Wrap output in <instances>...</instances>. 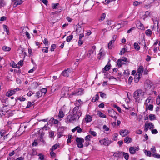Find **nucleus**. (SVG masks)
<instances>
[{
  "instance_id": "obj_45",
  "label": "nucleus",
  "mask_w": 160,
  "mask_h": 160,
  "mask_svg": "<svg viewBox=\"0 0 160 160\" xmlns=\"http://www.w3.org/2000/svg\"><path fill=\"white\" fill-rule=\"evenodd\" d=\"M42 95V94L40 91H38L36 92V96L37 97V98H38Z\"/></svg>"
},
{
  "instance_id": "obj_56",
  "label": "nucleus",
  "mask_w": 160,
  "mask_h": 160,
  "mask_svg": "<svg viewBox=\"0 0 160 160\" xmlns=\"http://www.w3.org/2000/svg\"><path fill=\"white\" fill-rule=\"evenodd\" d=\"M50 154L52 157H55L56 156L55 153L53 152V151L50 150Z\"/></svg>"
},
{
  "instance_id": "obj_9",
  "label": "nucleus",
  "mask_w": 160,
  "mask_h": 160,
  "mask_svg": "<svg viewBox=\"0 0 160 160\" xmlns=\"http://www.w3.org/2000/svg\"><path fill=\"white\" fill-rule=\"evenodd\" d=\"M120 134L122 137H125L129 133V132L127 130H121L120 131Z\"/></svg>"
},
{
  "instance_id": "obj_27",
  "label": "nucleus",
  "mask_w": 160,
  "mask_h": 160,
  "mask_svg": "<svg viewBox=\"0 0 160 160\" xmlns=\"http://www.w3.org/2000/svg\"><path fill=\"white\" fill-rule=\"evenodd\" d=\"M2 49L4 51H9L11 50V48L8 47L4 46L2 47Z\"/></svg>"
},
{
  "instance_id": "obj_24",
  "label": "nucleus",
  "mask_w": 160,
  "mask_h": 160,
  "mask_svg": "<svg viewBox=\"0 0 160 160\" xmlns=\"http://www.w3.org/2000/svg\"><path fill=\"white\" fill-rule=\"evenodd\" d=\"M64 116V113L62 110H60L59 113L58 115V118L60 119Z\"/></svg>"
},
{
  "instance_id": "obj_44",
  "label": "nucleus",
  "mask_w": 160,
  "mask_h": 160,
  "mask_svg": "<svg viewBox=\"0 0 160 160\" xmlns=\"http://www.w3.org/2000/svg\"><path fill=\"white\" fill-rule=\"evenodd\" d=\"M48 47H43L42 49V51L43 52L48 53Z\"/></svg>"
},
{
  "instance_id": "obj_34",
  "label": "nucleus",
  "mask_w": 160,
  "mask_h": 160,
  "mask_svg": "<svg viewBox=\"0 0 160 160\" xmlns=\"http://www.w3.org/2000/svg\"><path fill=\"white\" fill-rule=\"evenodd\" d=\"M149 119L151 121H152L155 120L156 119L155 115L154 114H150L149 115Z\"/></svg>"
},
{
  "instance_id": "obj_50",
  "label": "nucleus",
  "mask_w": 160,
  "mask_h": 160,
  "mask_svg": "<svg viewBox=\"0 0 160 160\" xmlns=\"http://www.w3.org/2000/svg\"><path fill=\"white\" fill-rule=\"evenodd\" d=\"M47 89L46 88H43L41 90V92L42 94L44 93V94L46 93L47 91Z\"/></svg>"
},
{
  "instance_id": "obj_19",
  "label": "nucleus",
  "mask_w": 160,
  "mask_h": 160,
  "mask_svg": "<svg viewBox=\"0 0 160 160\" xmlns=\"http://www.w3.org/2000/svg\"><path fill=\"white\" fill-rule=\"evenodd\" d=\"M152 33V32L150 29L147 30L145 31L146 35L148 37H151Z\"/></svg>"
},
{
  "instance_id": "obj_55",
  "label": "nucleus",
  "mask_w": 160,
  "mask_h": 160,
  "mask_svg": "<svg viewBox=\"0 0 160 160\" xmlns=\"http://www.w3.org/2000/svg\"><path fill=\"white\" fill-rule=\"evenodd\" d=\"M152 156L157 158H160V155L159 154H158L156 153L153 154L152 155Z\"/></svg>"
},
{
  "instance_id": "obj_17",
  "label": "nucleus",
  "mask_w": 160,
  "mask_h": 160,
  "mask_svg": "<svg viewBox=\"0 0 160 160\" xmlns=\"http://www.w3.org/2000/svg\"><path fill=\"white\" fill-rule=\"evenodd\" d=\"M110 65L107 64L105 66L102 70V72L105 73L107 71H108L110 69Z\"/></svg>"
},
{
  "instance_id": "obj_58",
  "label": "nucleus",
  "mask_w": 160,
  "mask_h": 160,
  "mask_svg": "<svg viewBox=\"0 0 160 160\" xmlns=\"http://www.w3.org/2000/svg\"><path fill=\"white\" fill-rule=\"evenodd\" d=\"M151 150L152 152H156V150L155 147L152 146L151 148Z\"/></svg>"
},
{
  "instance_id": "obj_4",
  "label": "nucleus",
  "mask_w": 160,
  "mask_h": 160,
  "mask_svg": "<svg viewBox=\"0 0 160 160\" xmlns=\"http://www.w3.org/2000/svg\"><path fill=\"white\" fill-rule=\"evenodd\" d=\"M148 128H149L150 129H153L154 128V125L152 122L146 121L144 125V130L145 132H147L148 129Z\"/></svg>"
},
{
  "instance_id": "obj_3",
  "label": "nucleus",
  "mask_w": 160,
  "mask_h": 160,
  "mask_svg": "<svg viewBox=\"0 0 160 160\" xmlns=\"http://www.w3.org/2000/svg\"><path fill=\"white\" fill-rule=\"evenodd\" d=\"M112 141L108 139V138H105L103 139L100 140L99 142L102 145H104L105 146H108L111 144Z\"/></svg>"
},
{
  "instance_id": "obj_62",
  "label": "nucleus",
  "mask_w": 160,
  "mask_h": 160,
  "mask_svg": "<svg viewBox=\"0 0 160 160\" xmlns=\"http://www.w3.org/2000/svg\"><path fill=\"white\" fill-rule=\"evenodd\" d=\"M103 129L106 131H108L109 130V128L107 127L106 125H103Z\"/></svg>"
},
{
  "instance_id": "obj_32",
  "label": "nucleus",
  "mask_w": 160,
  "mask_h": 160,
  "mask_svg": "<svg viewBox=\"0 0 160 160\" xmlns=\"http://www.w3.org/2000/svg\"><path fill=\"white\" fill-rule=\"evenodd\" d=\"M134 48L137 50H138L140 49V46L138 45V44L136 42L134 43Z\"/></svg>"
},
{
  "instance_id": "obj_60",
  "label": "nucleus",
  "mask_w": 160,
  "mask_h": 160,
  "mask_svg": "<svg viewBox=\"0 0 160 160\" xmlns=\"http://www.w3.org/2000/svg\"><path fill=\"white\" fill-rule=\"evenodd\" d=\"M123 73L125 75H128L130 74L129 71L128 70H124Z\"/></svg>"
},
{
  "instance_id": "obj_8",
  "label": "nucleus",
  "mask_w": 160,
  "mask_h": 160,
  "mask_svg": "<svg viewBox=\"0 0 160 160\" xmlns=\"http://www.w3.org/2000/svg\"><path fill=\"white\" fill-rule=\"evenodd\" d=\"M139 149V147H130L129 149V151L131 154H133L135 153L136 151H138Z\"/></svg>"
},
{
  "instance_id": "obj_43",
  "label": "nucleus",
  "mask_w": 160,
  "mask_h": 160,
  "mask_svg": "<svg viewBox=\"0 0 160 160\" xmlns=\"http://www.w3.org/2000/svg\"><path fill=\"white\" fill-rule=\"evenodd\" d=\"M156 103L159 105L160 104V94L158 95L156 98Z\"/></svg>"
},
{
  "instance_id": "obj_18",
  "label": "nucleus",
  "mask_w": 160,
  "mask_h": 160,
  "mask_svg": "<svg viewBox=\"0 0 160 160\" xmlns=\"http://www.w3.org/2000/svg\"><path fill=\"white\" fill-rule=\"evenodd\" d=\"M22 1L21 0H17L14 3L13 7H16L18 5H21L22 3Z\"/></svg>"
},
{
  "instance_id": "obj_14",
  "label": "nucleus",
  "mask_w": 160,
  "mask_h": 160,
  "mask_svg": "<svg viewBox=\"0 0 160 160\" xmlns=\"http://www.w3.org/2000/svg\"><path fill=\"white\" fill-rule=\"evenodd\" d=\"M144 68L142 66H140L137 70V73L139 76H142V72H143Z\"/></svg>"
},
{
  "instance_id": "obj_42",
  "label": "nucleus",
  "mask_w": 160,
  "mask_h": 160,
  "mask_svg": "<svg viewBox=\"0 0 160 160\" xmlns=\"http://www.w3.org/2000/svg\"><path fill=\"white\" fill-rule=\"evenodd\" d=\"M114 42L113 41L111 40L108 44V48L109 49H111L112 48V44Z\"/></svg>"
},
{
  "instance_id": "obj_48",
  "label": "nucleus",
  "mask_w": 160,
  "mask_h": 160,
  "mask_svg": "<svg viewBox=\"0 0 160 160\" xmlns=\"http://www.w3.org/2000/svg\"><path fill=\"white\" fill-rule=\"evenodd\" d=\"M56 48V45L55 44H52L51 45L50 50L51 51H53L54 49Z\"/></svg>"
},
{
  "instance_id": "obj_61",
  "label": "nucleus",
  "mask_w": 160,
  "mask_h": 160,
  "mask_svg": "<svg viewBox=\"0 0 160 160\" xmlns=\"http://www.w3.org/2000/svg\"><path fill=\"white\" fill-rule=\"evenodd\" d=\"M25 35L26 36V37H27V38L29 39H30V38L31 37L30 36V35L29 34V33L27 31H26V32H25Z\"/></svg>"
},
{
  "instance_id": "obj_7",
  "label": "nucleus",
  "mask_w": 160,
  "mask_h": 160,
  "mask_svg": "<svg viewBox=\"0 0 160 160\" xmlns=\"http://www.w3.org/2000/svg\"><path fill=\"white\" fill-rule=\"evenodd\" d=\"M136 25L137 27L139 29L142 30H145V28L143 24L141 23L139 21H137L136 22Z\"/></svg>"
},
{
  "instance_id": "obj_1",
  "label": "nucleus",
  "mask_w": 160,
  "mask_h": 160,
  "mask_svg": "<svg viewBox=\"0 0 160 160\" xmlns=\"http://www.w3.org/2000/svg\"><path fill=\"white\" fill-rule=\"evenodd\" d=\"M66 89H68V94L69 97H72L73 96L81 95L84 93L83 89L81 88L78 89L73 91H71L73 89L71 87L67 88Z\"/></svg>"
},
{
  "instance_id": "obj_33",
  "label": "nucleus",
  "mask_w": 160,
  "mask_h": 160,
  "mask_svg": "<svg viewBox=\"0 0 160 160\" xmlns=\"http://www.w3.org/2000/svg\"><path fill=\"white\" fill-rule=\"evenodd\" d=\"M98 115L100 117L104 118H106V116L105 114H103L102 112L100 111L98 112Z\"/></svg>"
},
{
  "instance_id": "obj_13",
  "label": "nucleus",
  "mask_w": 160,
  "mask_h": 160,
  "mask_svg": "<svg viewBox=\"0 0 160 160\" xmlns=\"http://www.w3.org/2000/svg\"><path fill=\"white\" fill-rule=\"evenodd\" d=\"M84 119L87 123L91 122L92 120L91 116L89 115H86L84 118Z\"/></svg>"
},
{
  "instance_id": "obj_49",
  "label": "nucleus",
  "mask_w": 160,
  "mask_h": 160,
  "mask_svg": "<svg viewBox=\"0 0 160 160\" xmlns=\"http://www.w3.org/2000/svg\"><path fill=\"white\" fill-rule=\"evenodd\" d=\"M152 20L153 21V22L154 24H157V25H158V22L157 20V19L156 18H152Z\"/></svg>"
},
{
  "instance_id": "obj_29",
  "label": "nucleus",
  "mask_w": 160,
  "mask_h": 160,
  "mask_svg": "<svg viewBox=\"0 0 160 160\" xmlns=\"http://www.w3.org/2000/svg\"><path fill=\"white\" fill-rule=\"evenodd\" d=\"M117 63L119 67H121L122 64V61L120 59H118L117 62Z\"/></svg>"
},
{
  "instance_id": "obj_39",
  "label": "nucleus",
  "mask_w": 160,
  "mask_h": 160,
  "mask_svg": "<svg viewBox=\"0 0 160 160\" xmlns=\"http://www.w3.org/2000/svg\"><path fill=\"white\" fill-rule=\"evenodd\" d=\"M118 134L117 133H114L112 136V139L114 141H117L118 139Z\"/></svg>"
},
{
  "instance_id": "obj_22",
  "label": "nucleus",
  "mask_w": 160,
  "mask_h": 160,
  "mask_svg": "<svg viewBox=\"0 0 160 160\" xmlns=\"http://www.w3.org/2000/svg\"><path fill=\"white\" fill-rule=\"evenodd\" d=\"M142 76H139V75H138L137 74H136V75L135 76V77L134 78V81L135 82H138L140 78V77Z\"/></svg>"
},
{
  "instance_id": "obj_54",
  "label": "nucleus",
  "mask_w": 160,
  "mask_h": 160,
  "mask_svg": "<svg viewBox=\"0 0 160 160\" xmlns=\"http://www.w3.org/2000/svg\"><path fill=\"white\" fill-rule=\"evenodd\" d=\"M82 142L79 143L77 144V147L78 148H82L83 147V144L82 143Z\"/></svg>"
},
{
  "instance_id": "obj_10",
  "label": "nucleus",
  "mask_w": 160,
  "mask_h": 160,
  "mask_svg": "<svg viewBox=\"0 0 160 160\" xmlns=\"http://www.w3.org/2000/svg\"><path fill=\"white\" fill-rule=\"evenodd\" d=\"M74 118L72 115L69 114L67 116L66 118V122H72L73 121H75V119Z\"/></svg>"
},
{
  "instance_id": "obj_57",
  "label": "nucleus",
  "mask_w": 160,
  "mask_h": 160,
  "mask_svg": "<svg viewBox=\"0 0 160 160\" xmlns=\"http://www.w3.org/2000/svg\"><path fill=\"white\" fill-rule=\"evenodd\" d=\"M153 106L152 104H149L148 107V109L151 111H152L153 110Z\"/></svg>"
},
{
  "instance_id": "obj_28",
  "label": "nucleus",
  "mask_w": 160,
  "mask_h": 160,
  "mask_svg": "<svg viewBox=\"0 0 160 160\" xmlns=\"http://www.w3.org/2000/svg\"><path fill=\"white\" fill-rule=\"evenodd\" d=\"M122 153V152H120L119 151H118L116 152H115L113 154V156L115 157H119L121 156V154Z\"/></svg>"
},
{
  "instance_id": "obj_40",
  "label": "nucleus",
  "mask_w": 160,
  "mask_h": 160,
  "mask_svg": "<svg viewBox=\"0 0 160 160\" xmlns=\"http://www.w3.org/2000/svg\"><path fill=\"white\" fill-rule=\"evenodd\" d=\"M106 17V14L104 13H103L101 15V16H100V18L99 19V21H103L104 20V19Z\"/></svg>"
},
{
  "instance_id": "obj_23",
  "label": "nucleus",
  "mask_w": 160,
  "mask_h": 160,
  "mask_svg": "<svg viewBox=\"0 0 160 160\" xmlns=\"http://www.w3.org/2000/svg\"><path fill=\"white\" fill-rule=\"evenodd\" d=\"M76 142L78 143L81 142H84V139L82 138L77 137L76 139Z\"/></svg>"
},
{
  "instance_id": "obj_35",
  "label": "nucleus",
  "mask_w": 160,
  "mask_h": 160,
  "mask_svg": "<svg viewBox=\"0 0 160 160\" xmlns=\"http://www.w3.org/2000/svg\"><path fill=\"white\" fill-rule=\"evenodd\" d=\"M144 152L145 153V155L147 156L150 157L151 155V152L150 151H148L146 150H145L144 151Z\"/></svg>"
},
{
  "instance_id": "obj_64",
  "label": "nucleus",
  "mask_w": 160,
  "mask_h": 160,
  "mask_svg": "<svg viewBox=\"0 0 160 160\" xmlns=\"http://www.w3.org/2000/svg\"><path fill=\"white\" fill-rule=\"evenodd\" d=\"M52 122L53 123L55 124H57L58 123V121L57 119H55L54 118H53L52 121Z\"/></svg>"
},
{
  "instance_id": "obj_21",
  "label": "nucleus",
  "mask_w": 160,
  "mask_h": 160,
  "mask_svg": "<svg viewBox=\"0 0 160 160\" xmlns=\"http://www.w3.org/2000/svg\"><path fill=\"white\" fill-rule=\"evenodd\" d=\"M99 98V96L98 94H96L94 97L92 98V102H97Z\"/></svg>"
},
{
  "instance_id": "obj_26",
  "label": "nucleus",
  "mask_w": 160,
  "mask_h": 160,
  "mask_svg": "<svg viewBox=\"0 0 160 160\" xmlns=\"http://www.w3.org/2000/svg\"><path fill=\"white\" fill-rule=\"evenodd\" d=\"M6 5V2L4 0H0V8Z\"/></svg>"
},
{
  "instance_id": "obj_15",
  "label": "nucleus",
  "mask_w": 160,
  "mask_h": 160,
  "mask_svg": "<svg viewBox=\"0 0 160 160\" xmlns=\"http://www.w3.org/2000/svg\"><path fill=\"white\" fill-rule=\"evenodd\" d=\"M15 90H14V89L13 90H11L8 92L6 93V95L8 96H11L12 95L14 94L16 92Z\"/></svg>"
},
{
  "instance_id": "obj_31",
  "label": "nucleus",
  "mask_w": 160,
  "mask_h": 160,
  "mask_svg": "<svg viewBox=\"0 0 160 160\" xmlns=\"http://www.w3.org/2000/svg\"><path fill=\"white\" fill-rule=\"evenodd\" d=\"M76 131H77V132L81 133L82 132V129L80 128L79 126H77L75 127Z\"/></svg>"
},
{
  "instance_id": "obj_38",
  "label": "nucleus",
  "mask_w": 160,
  "mask_h": 160,
  "mask_svg": "<svg viewBox=\"0 0 160 160\" xmlns=\"http://www.w3.org/2000/svg\"><path fill=\"white\" fill-rule=\"evenodd\" d=\"M72 116L75 119V121L78 120L81 116H78L76 114H75L74 113H73Z\"/></svg>"
},
{
  "instance_id": "obj_52",
  "label": "nucleus",
  "mask_w": 160,
  "mask_h": 160,
  "mask_svg": "<svg viewBox=\"0 0 160 160\" xmlns=\"http://www.w3.org/2000/svg\"><path fill=\"white\" fill-rule=\"evenodd\" d=\"M43 43L46 46L48 45V39L47 38H45L43 41Z\"/></svg>"
},
{
  "instance_id": "obj_53",
  "label": "nucleus",
  "mask_w": 160,
  "mask_h": 160,
  "mask_svg": "<svg viewBox=\"0 0 160 160\" xmlns=\"http://www.w3.org/2000/svg\"><path fill=\"white\" fill-rule=\"evenodd\" d=\"M91 137V136L90 135H88L86 136L85 138V140L86 141H90V138Z\"/></svg>"
},
{
  "instance_id": "obj_59",
  "label": "nucleus",
  "mask_w": 160,
  "mask_h": 160,
  "mask_svg": "<svg viewBox=\"0 0 160 160\" xmlns=\"http://www.w3.org/2000/svg\"><path fill=\"white\" fill-rule=\"evenodd\" d=\"M141 3V2L135 1L134 2L133 5L134 6H137L140 4Z\"/></svg>"
},
{
  "instance_id": "obj_46",
  "label": "nucleus",
  "mask_w": 160,
  "mask_h": 160,
  "mask_svg": "<svg viewBox=\"0 0 160 160\" xmlns=\"http://www.w3.org/2000/svg\"><path fill=\"white\" fill-rule=\"evenodd\" d=\"M59 4L58 3H52V7L53 9H56Z\"/></svg>"
},
{
  "instance_id": "obj_20",
  "label": "nucleus",
  "mask_w": 160,
  "mask_h": 160,
  "mask_svg": "<svg viewBox=\"0 0 160 160\" xmlns=\"http://www.w3.org/2000/svg\"><path fill=\"white\" fill-rule=\"evenodd\" d=\"M124 141L126 143L128 144L132 142V139L130 137L128 136L125 138Z\"/></svg>"
},
{
  "instance_id": "obj_47",
  "label": "nucleus",
  "mask_w": 160,
  "mask_h": 160,
  "mask_svg": "<svg viewBox=\"0 0 160 160\" xmlns=\"http://www.w3.org/2000/svg\"><path fill=\"white\" fill-rule=\"evenodd\" d=\"M39 156V159L40 160H44V156L41 153H40L38 154Z\"/></svg>"
},
{
  "instance_id": "obj_63",
  "label": "nucleus",
  "mask_w": 160,
  "mask_h": 160,
  "mask_svg": "<svg viewBox=\"0 0 160 160\" xmlns=\"http://www.w3.org/2000/svg\"><path fill=\"white\" fill-rule=\"evenodd\" d=\"M122 61H124L125 62H128L129 61H127V59L125 57H122V58L121 59H120Z\"/></svg>"
},
{
  "instance_id": "obj_2",
  "label": "nucleus",
  "mask_w": 160,
  "mask_h": 160,
  "mask_svg": "<svg viewBox=\"0 0 160 160\" xmlns=\"http://www.w3.org/2000/svg\"><path fill=\"white\" fill-rule=\"evenodd\" d=\"M144 94V92L141 89H138L134 92V97L136 100H139L142 99Z\"/></svg>"
},
{
  "instance_id": "obj_11",
  "label": "nucleus",
  "mask_w": 160,
  "mask_h": 160,
  "mask_svg": "<svg viewBox=\"0 0 160 160\" xmlns=\"http://www.w3.org/2000/svg\"><path fill=\"white\" fill-rule=\"evenodd\" d=\"M109 115L110 116L116 119L117 117H116L117 112L113 110L109 111Z\"/></svg>"
},
{
  "instance_id": "obj_51",
  "label": "nucleus",
  "mask_w": 160,
  "mask_h": 160,
  "mask_svg": "<svg viewBox=\"0 0 160 160\" xmlns=\"http://www.w3.org/2000/svg\"><path fill=\"white\" fill-rule=\"evenodd\" d=\"M99 93H100V96L102 98H105L106 97V94L102 92H99Z\"/></svg>"
},
{
  "instance_id": "obj_6",
  "label": "nucleus",
  "mask_w": 160,
  "mask_h": 160,
  "mask_svg": "<svg viewBox=\"0 0 160 160\" xmlns=\"http://www.w3.org/2000/svg\"><path fill=\"white\" fill-rule=\"evenodd\" d=\"M71 68H69L65 70L62 72V75L65 77H68L69 76V74L71 72Z\"/></svg>"
},
{
  "instance_id": "obj_36",
  "label": "nucleus",
  "mask_w": 160,
  "mask_h": 160,
  "mask_svg": "<svg viewBox=\"0 0 160 160\" xmlns=\"http://www.w3.org/2000/svg\"><path fill=\"white\" fill-rule=\"evenodd\" d=\"M123 155L124 158L127 160H128L129 159V155L127 153L125 152H123Z\"/></svg>"
},
{
  "instance_id": "obj_12",
  "label": "nucleus",
  "mask_w": 160,
  "mask_h": 160,
  "mask_svg": "<svg viewBox=\"0 0 160 160\" xmlns=\"http://www.w3.org/2000/svg\"><path fill=\"white\" fill-rule=\"evenodd\" d=\"M145 85L148 88H150L153 85L152 82L149 80H147L145 82Z\"/></svg>"
},
{
  "instance_id": "obj_16",
  "label": "nucleus",
  "mask_w": 160,
  "mask_h": 160,
  "mask_svg": "<svg viewBox=\"0 0 160 160\" xmlns=\"http://www.w3.org/2000/svg\"><path fill=\"white\" fill-rule=\"evenodd\" d=\"M126 48H127V46H125L124 48H122L121 51L119 54L122 55L124 54L126 52H129L130 50H129L128 49H126Z\"/></svg>"
},
{
  "instance_id": "obj_41",
  "label": "nucleus",
  "mask_w": 160,
  "mask_h": 160,
  "mask_svg": "<svg viewBox=\"0 0 160 160\" xmlns=\"http://www.w3.org/2000/svg\"><path fill=\"white\" fill-rule=\"evenodd\" d=\"M113 107L115 108H116L119 112H121V109L119 107L117 106L116 104H113Z\"/></svg>"
},
{
  "instance_id": "obj_37",
  "label": "nucleus",
  "mask_w": 160,
  "mask_h": 160,
  "mask_svg": "<svg viewBox=\"0 0 160 160\" xmlns=\"http://www.w3.org/2000/svg\"><path fill=\"white\" fill-rule=\"evenodd\" d=\"M73 38V36L72 35H70L69 36H68L67 38L66 41L67 42H69Z\"/></svg>"
},
{
  "instance_id": "obj_25",
  "label": "nucleus",
  "mask_w": 160,
  "mask_h": 160,
  "mask_svg": "<svg viewBox=\"0 0 160 160\" xmlns=\"http://www.w3.org/2000/svg\"><path fill=\"white\" fill-rule=\"evenodd\" d=\"M96 48L95 46H93L92 47V48L89 51V55H91L95 51Z\"/></svg>"
},
{
  "instance_id": "obj_5",
  "label": "nucleus",
  "mask_w": 160,
  "mask_h": 160,
  "mask_svg": "<svg viewBox=\"0 0 160 160\" xmlns=\"http://www.w3.org/2000/svg\"><path fill=\"white\" fill-rule=\"evenodd\" d=\"M73 113L76 114L78 116H81L82 112L79 109V106H77L74 108L73 110Z\"/></svg>"
},
{
  "instance_id": "obj_30",
  "label": "nucleus",
  "mask_w": 160,
  "mask_h": 160,
  "mask_svg": "<svg viewBox=\"0 0 160 160\" xmlns=\"http://www.w3.org/2000/svg\"><path fill=\"white\" fill-rule=\"evenodd\" d=\"M59 147V145L57 144H55L50 149V150L53 151L54 150L58 148Z\"/></svg>"
}]
</instances>
